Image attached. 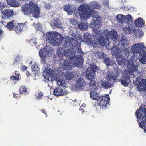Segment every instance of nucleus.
<instances>
[{"mask_svg": "<svg viewBox=\"0 0 146 146\" xmlns=\"http://www.w3.org/2000/svg\"><path fill=\"white\" fill-rule=\"evenodd\" d=\"M31 69L33 71L37 72L38 70V66L35 63L31 66Z\"/></svg>", "mask_w": 146, "mask_h": 146, "instance_id": "37998d69", "label": "nucleus"}, {"mask_svg": "<svg viewBox=\"0 0 146 146\" xmlns=\"http://www.w3.org/2000/svg\"><path fill=\"white\" fill-rule=\"evenodd\" d=\"M103 33L106 40L108 41L110 39V32L108 30L106 29L104 31Z\"/></svg>", "mask_w": 146, "mask_h": 146, "instance_id": "a19ab883", "label": "nucleus"}, {"mask_svg": "<svg viewBox=\"0 0 146 146\" xmlns=\"http://www.w3.org/2000/svg\"><path fill=\"white\" fill-rule=\"evenodd\" d=\"M46 36L47 39L53 46H59L62 44L64 38L58 33H56L49 32L46 33Z\"/></svg>", "mask_w": 146, "mask_h": 146, "instance_id": "39448f33", "label": "nucleus"}, {"mask_svg": "<svg viewBox=\"0 0 146 146\" xmlns=\"http://www.w3.org/2000/svg\"><path fill=\"white\" fill-rule=\"evenodd\" d=\"M102 86L106 88H107L109 87V83L108 82L102 81L101 83Z\"/></svg>", "mask_w": 146, "mask_h": 146, "instance_id": "c03bdc74", "label": "nucleus"}, {"mask_svg": "<svg viewBox=\"0 0 146 146\" xmlns=\"http://www.w3.org/2000/svg\"><path fill=\"white\" fill-rule=\"evenodd\" d=\"M139 109L136 111L135 115L137 116V121L139 122V127L144 128V131L146 133V108H143L141 106Z\"/></svg>", "mask_w": 146, "mask_h": 146, "instance_id": "20e7f679", "label": "nucleus"}, {"mask_svg": "<svg viewBox=\"0 0 146 146\" xmlns=\"http://www.w3.org/2000/svg\"><path fill=\"white\" fill-rule=\"evenodd\" d=\"M64 9L68 13V15H72L74 11L73 7L69 4H66L64 6Z\"/></svg>", "mask_w": 146, "mask_h": 146, "instance_id": "6ab92c4d", "label": "nucleus"}, {"mask_svg": "<svg viewBox=\"0 0 146 146\" xmlns=\"http://www.w3.org/2000/svg\"><path fill=\"white\" fill-rule=\"evenodd\" d=\"M86 76L87 79L90 80V81L92 80H94V79L95 74L94 73L90 71L89 68H88L87 69Z\"/></svg>", "mask_w": 146, "mask_h": 146, "instance_id": "aec40b11", "label": "nucleus"}, {"mask_svg": "<svg viewBox=\"0 0 146 146\" xmlns=\"http://www.w3.org/2000/svg\"><path fill=\"white\" fill-rule=\"evenodd\" d=\"M51 26L53 28H60L61 23L59 19H55L53 20L51 22Z\"/></svg>", "mask_w": 146, "mask_h": 146, "instance_id": "a211bd4d", "label": "nucleus"}, {"mask_svg": "<svg viewBox=\"0 0 146 146\" xmlns=\"http://www.w3.org/2000/svg\"><path fill=\"white\" fill-rule=\"evenodd\" d=\"M60 63L62 65L64 69L67 70H70L72 69V64L68 60H65L64 59H60Z\"/></svg>", "mask_w": 146, "mask_h": 146, "instance_id": "2eb2a0df", "label": "nucleus"}, {"mask_svg": "<svg viewBox=\"0 0 146 146\" xmlns=\"http://www.w3.org/2000/svg\"><path fill=\"white\" fill-rule=\"evenodd\" d=\"M70 42V41L69 39L66 38V40L64 41V45L66 46H67L68 44Z\"/></svg>", "mask_w": 146, "mask_h": 146, "instance_id": "603ef678", "label": "nucleus"}, {"mask_svg": "<svg viewBox=\"0 0 146 146\" xmlns=\"http://www.w3.org/2000/svg\"><path fill=\"white\" fill-rule=\"evenodd\" d=\"M143 31L141 29H139L135 33V35L136 37L139 38L143 35Z\"/></svg>", "mask_w": 146, "mask_h": 146, "instance_id": "4c0bfd02", "label": "nucleus"}, {"mask_svg": "<svg viewBox=\"0 0 146 146\" xmlns=\"http://www.w3.org/2000/svg\"><path fill=\"white\" fill-rule=\"evenodd\" d=\"M78 12L81 20L86 19L90 17V15L94 18L90 24L92 28H98L101 26L102 17L98 16V12L96 11L91 10L89 7H86L83 5H81L78 8Z\"/></svg>", "mask_w": 146, "mask_h": 146, "instance_id": "f257e3e1", "label": "nucleus"}, {"mask_svg": "<svg viewBox=\"0 0 146 146\" xmlns=\"http://www.w3.org/2000/svg\"><path fill=\"white\" fill-rule=\"evenodd\" d=\"M76 88L79 89L80 90L82 89L85 91L89 90L88 84L82 78H79L77 80L76 82Z\"/></svg>", "mask_w": 146, "mask_h": 146, "instance_id": "f8f14e48", "label": "nucleus"}, {"mask_svg": "<svg viewBox=\"0 0 146 146\" xmlns=\"http://www.w3.org/2000/svg\"><path fill=\"white\" fill-rule=\"evenodd\" d=\"M94 45H95V44H96V43H94Z\"/></svg>", "mask_w": 146, "mask_h": 146, "instance_id": "680f3d73", "label": "nucleus"}, {"mask_svg": "<svg viewBox=\"0 0 146 146\" xmlns=\"http://www.w3.org/2000/svg\"><path fill=\"white\" fill-rule=\"evenodd\" d=\"M126 16V18H127V19H126V22L128 21L129 20H131L132 19V17L129 14L127 15Z\"/></svg>", "mask_w": 146, "mask_h": 146, "instance_id": "8fccbe9b", "label": "nucleus"}, {"mask_svg": "<svg viewBox=\"0 0 146 146\" xmlns=\"http://www.w3.org/2000/svg\"><path fill=\"white\" fill-rule=\"evenodd\" d=\"M93 7L96 9H99L101 8L102 6L100 4L96 2L94 3L93 4Z\"/></svg>", "mask_w": 146, "mask_h": 146, "instance_id": "a18cd8bd", "label": "nucleus"}, {"mask_svg": "<svg viewBox=\"0 0 146 146\" xmlns=\"http://www.w3.org/2000/svg\"><path fill=\"white\" fill-rule=\"evenodd\" d=\"M57 83L59 87H57L53 91L54 94L56 96H63L67 93V91H64L62 88L65 87V83L64 80L58 78L57 80Z\"/></svg>", "mask_w": 146, "mask_h": 146, "instance_id": "1a4fd4ad", "label": "nucleus"}, {"mask_svg": "<svg viewBox=\"0 0 146 146\" xmlns=\"http://www.w3.org/2000/svg\"><path fill=\"white\" fill-rule=\"evenodd\" d=\"M17 63V60H16V59H15V62H14V63Z\"/></svg>", "mask_w": 146, "mask_h": 146, "instance_id": "052dcab7", "label": "nucleus"}, {"mask_svg": "<svg viewBox=\"0 0 146 146\" xmlns=\"http://www.w3.org/2000/svg\"><path fill=\"white\" fill-rule=\"evenodd\" d=\"M116 19L119 23L121 24H122L125 22H126V19H127L126 16L122 14L117 15L116 16Z\"/></svg>", "mask_w": 146, "mask_h": 146, "instance_id": "412c9836", "label": "nucleus"}, {"mask_svg": "<svg viewBox=\"0 0 146 146\" xmlns=\"http://www.w3.org/2000/svg\"><path fill=\"white\" fill-rule=\"evenodd\" d=\"M83 42L88 44H91V41L89 34L88 33H86L84 34L83 36Z\"/></svg>", "mask_w": 146, "mask_h": 146, "instance_id": "b1692460", "label": "nucleus"}, {"mask_svg": "<svg viewBox=\"0 0 146 146\" xmlns=\"http://www.w3.org/2000/svg\"><path fill=\"white\" fill-rule=\"evenodd\" d=\"M19 72L15 71V73L10 77V79L14 82H17L19 80Z\"/></svg>", "mask_w": 146, "mask_h": 146, "instance_id": "cd10ccee", "label": "nucleus"}, {"mask_svg": "<svg viewBox=\"0 0 146 146\" xmlns=\"http://www.w3.org/2000/svg\"><path fill=\"white\" fill-rule=\"evenodd\" d=\"M42 112L45 114L46 115V117H47V112L45 110H42Z\"/></svg>", "mask_w": 146, "mask_h": 146, "instance_id": "6e6d98bb", "label": "nucleus"}, {"mask_svg": "<svg viewBox=\"0 0 146 146\" xmlns=\"http://www.w3.org/2000/svg\"><path fill=\"white\" fill-rule=\"evenodd\" d=\"M89 71L92 72L94 73L95 74V72L97 70V66H93L92 67L90 68H89Z\"/></svg>", "mask_w": 146, "mask_h": 146, "instance_id": "de8ad7c7", "label": "nucleus"}, {"mask_svg": "<svg viewBox=\"0 0 146 146\" xmlns=\"http://www.w3.org/2000/svg\"><path fill=\"white\" fill-rule=\"evenodd\" d=\"M78 28L81 30L86 31L87 29V25L85 23L81 22L78 25Z\"/></svg>", "mask_w": 146, "mask_h": 146, "instance_id": "e433bc0d", "label": "nucleus"}, {"mask_svg": "<svg viewBox=\"0 0 146 146\" xmlns=\"http://www.w3.org/2000/svg\"><path fill=\"white\" fill-rule=\"evenodd\" d=\"M3 31L2 30H0V36L2 34Z\"/></svg>", "mask_w": 146, "mask_h": 146, "instance_id": "13d9d810", "label": "nucleus"}, {"mask_svg": "<svg viewBox=\"0 0 146 146\" xmlns=\"http://www.w3.org/2000/svg\"><path fill=\"white\" fill-rule=\"evenodd\" d=\"M64 75L65 77V80L66 82L71 80L72 78L73 77L72 73L71 72L66 73Z\"/></svg>", "mask_w": 146, "mask_h": 146, "instance_id": "58836bf2", "label": "nucleus"}, {"mask_svg": "<svg viewBox=\"0 0 146 146\" xmlns=\"http://www.w3.org/2000/svg\"><path fill=\"white\" fill-rule=\"evenodd\" d=\"M90 96L92 98L97 100L98 102L99 101V102L97 103V105L100 106V108L104 109L107 108L106 106L107 104H109L110 100L108 95L101 96L97 92L92 90L90 92Z\"/></svg>", "mask_w": 146, "mask_h": 146, "instance_id": "f03ea898", "label": "nucleus"}, {"mask_svg": "<svg viewBox=\"0 0 146 146\" xmlns=\"http://www.w3.org/2000/svg\"><path fill=\"white\" fill-rule=\"evenodd\" d=\"M123 30L125 34L129 33V34L131 31V28L129 27H124L123 29Z\"/></svg>", "mask_w": 146, "mask_h": 146, "instance_id": "79ce46f5", "label": "nucleus"}, {"mask_svg": "<svg viewBox=\"0 0 146 146\" xmlns=\"http://www.w3.org/2000/svg\"><path fill=\"white\" fill-rule=\"evenodd\" d=\"M8 4L13 7H18L19 6L18 1L15 0H7Z\"/></svg>", "mask_w": 146, "mask_h": 146, "instance_id": "7c9ffc66", "label": "nucleus"}, {"mask_svg": "<svg viewBox=\"0 0 146 146\" xmlns=\"http://www.w3.org/2000/svg\"><path fill=\"white\" fill-rule=\"evenodd\" d=\"M128 43L125 37H122L120 41H116L115 43L116 46L123 51L125 56L127 58L130 54L129 51V44Z\"/></svg>", "mask_w": 146, "mask_h": 146, "instance_id": "0eeeda50", "label": "nucleus"}, {"mask_svg": "<svg viewBox=\"0 0 146 146\" xmlns=\"http://www.w3.org/2000/svg\"><path fill=\"white\" fill-rule=\"evenodd\" d=\"M22 8L21 11L25 14L28 15L32 13L35 18L38 17L39 15V9L32 1L26 4Z\"/></svg>", "mask_w": 146, "mask_h": 146, "instance_id": "7ed1b4c3", "label": "nucleus"}, {"mask_svg": "<svg viewBox=\"0 0 146 146\" xmlns=\"http://www.w3.org/2000/svg\"><path fill=\"white\" fill-rule=\"evenodd\" d=\"M89 86L90 87V88L92 90L95 91L97 90L98 88V86L96 85V82L94 80H92L90 81Z\"/></svg>", "mask_w": 146, "mask_h": 146, "instance_id": "473e14b6", "label": "nucleus"}, {"mask_svg": "<svg viewBox=\"0 0 146 146\" xmlns=\"http://www.w3.org/2000/svg\"><path fill=\"white\" fill-rule=\"evenodd\" d=\"M43 96V93L40 91L38 96H36L39 99L42 98Z\"/></svg>", "mask_w": 146, "mask_h": 146, "instance_id": "3c124183", "label": "nucleus"}, {"mask_svg": "<svg viewBox=\"0 0 146 146\" xmlns=\"http://www.w3.org/2000/svg\"><path fill=\"white\" fill-rule=\"evenodd\" d=\"M27 88L25 87V85H23L20 87V89L19 90V93L22 94H26L27 93Z\"/></svg>", "mask_w": 146, "mask_h": 146, "instance_id": "ea45409f", "label": "nucleus"}, {"mask_svg": "<svg viewBox=\"0 0 146 146\" xmlns=\"http://www.w3.org/2000/svg\"><path fill=\"white\" fill-rule=\"evenodd\" d=\"M2 14V17L5 19H9L12 17L14 15L13 10L9 9H5L1 11Z\"/></svg>", "mask_w": 146, "mask_h": 146, "instance_id": "4468645a", "label": "nucleus"}, {"mask_svg": "<svg viewBox=\"0 0 146 146\" xmlns=\"http://www.w3.org/2000/svg\"><path fill=\"white\" fill-rule=\"evenodd\" d=\"M121 50L117 47L116 45L113 46V47L111 49V53L116 58V60L118 63L120 65L124 64L125 59L124 57L121 54Z\"/></svg>", "mask_w": 146, "mask_h": 146, "instance_id": "6e6552de", "label": "nucleus"}, {"mask_svg": "<svg viewBox=\"0 0 146 146\" xmlns=\"http://www.w3.org/2000/svg\"><path fill=\"white\" fill-rule=\"evenodd\" d=\"M144 47L143 44L136 43L133 44L131 47V50L133 54H139L144 51Z\"/></svg>", "mask_w": 146, "mask_h": 146, "instance_id": "ddd939ff", "label": "nucleus"}, {"mask_svg": "<svg viewBox=\"0 0 146 146\" xmlns=\"http://www.w3.org/2000/svg\"><path fill=\"white\" fill-rule=\"evenodd\" d=\"M75 40L77 41H79L80 42H83V40L82 39V37L78 35H76L75 36Z\"/></svg>", "mask_w": 146, "mask_h": 146, "instance_id": "49530a36", "label": "nucleus"}, {"mask_svg": "<svg viewBox=\"0 0 146 146\" xmlns=\"http://www.w3.org/2000/svg\"><path fill=\"white\" fill-rule=\"evenodd\" d=\"M104 62L107 66L110 65L113 66L115 64L112 61H111V60L108 57H107L105 58H104Z\"/></svg>", "mask_w": 146, "mask_h": 146, "instance_id": "c9c22d12", "label": "nucleus"}, {"mask_svg": "<svg viewBox=\"0 0 146 146\" xmlns=\"http://www.w3.org/2000/svg\"><path fill=\"white\" fill-rule=\"evenodd\" d=\"M115 70V74L114 75V74H111V76L110 75L109 76V78L111 79H112L114 81L116 80L117 77H118L120 75L121 73V71L119 68L116 66L114 68Z\"/></svg>", "mask_w": 146, "mask_h": 146, "instance_id": "f3484780", "label": "nucleus"}, {"mask_svg": "<svg viewBox=\"0 0 146 146\" xmlns=\"http://www.w3.org/2000/svg\"><path fill=\"white\" fill-rule=\"evenodd\" d=\"M94 54L97 58L102 59H104L105 54L102 52H99L98 51L95 52Z\"/></svg>", "mask_w": 146, "mask_h": 146, "instance_id": "c756f323", "label": "nucleus"}, {"mask_svg": "<svg viewBox=\"0 0 146 146\" xmlns=\"http://www.w3.org/2000/svg\"><path fill=\"white\" fill-rule=\"evenodd\" d=\"M93 30L94 34L93 35L94 37L98 39V44L102 46L105 45V39L103 36L102 31L97 29H94Z\"/></svg>", "mask_w": 146, "mask_h": 146, "instance_id": "9d476101", "label": "nucleus"}, {"mask_svg": "<svg viewBox=\"0 0 146 146\" xmlns=\"http://www.w3.org/2000/svg\"><path fill=\"white\" fill-rule=\"evenodd\" d=\"M143 19L139 17L135 20L134 21L135 25L138 27L142 26L144 24V23L143 21Z\"/></svg>", "mask_w": 146, "mask_h": 146, "instance_id": "c85d7f7f", "label": "nucleus"}, {"mask_svg": "<svg viewBox=\"0 0 146 146\" xmlns=\"http://www.w3.org/2000/svg\"><path fill=\"white\" fill-rule=\"evenodd\" d=\"M16 21H13L11 22H10L7 23V27L10 30H13L15 28V24H16Z\"/></svg>", "mask_w": 146, "mask_h": 146, "instance_id": "72a5a7b5", "label": "nucleus"}, {"mask_svg": "<svg viewBox=\"0 0 146 146\" xmlns=\"http://www.w3.org/2000/svg\"><path fill=\"white\" fill-rule=\"evenodd\" d=\"M39 55L42 58L41 63L44 64V65H45L47 66V64L46 62L45 59L46 58V55L43 52L42 49H41L39 51Z\"/></svg>", "mask_w": 146, "mask_h": 146, "instance_id": "4be33fe9", "label": "nucleus"}, {"mask_svg": "<svg viewBox=\"0 0 146 146\" xmlns=\"http://www.w3.org/2000/svg\"><path fill=\"white\" fill-rule=\"evenodd\" d=\"M106 5H107V6H108L109 5V3L108 1H107V2L106 3Z\"/></svg>", "mask_w": 146, "mask_h": 146, "instance_id": "bf43d9fd", "label": "nucleus"}, {"mask_svg": "<svg viewBox=\"0 0 146 146\" xmlns=\"http://www.w3.org/2000/svg\"><path fill=\"white\" fill-rule=\"evenodd\" d=\"M65 51V49L62 47L58 48L57 51V54L59 57H62V56L64 55Z\"/></svg>", "mask_w": 146, "mask_h": 146, "instance_id": "f704fd0d", "label": "nucleus"}, {"mask_svg": "<svg viewBox=\"0 0 146 146\" xmlns=\"http://www.w3.org/2000/svg\"><path fill=\"white\" fill-rule=\"evenodd\" d=\"M117 33L116 31H113L110 32V38L115 41L117 40Z\"/></svg>", "mask_w": 146, "mask_h": 146, "instance_id": "2f4dec72", "label": "nucleus"}, {"mask_svg": "<svg viewBox=\"0 0 146 146\" xmlns=\"http://www.w3.org/2000/svg\"><path fill=\"white\" fill-rule=\"evenodd\" d=\"M44 77L48 79L49 78H52L53 75L54 73V72L53 70L50 69H48L47 67H46V68L44 70Z\"/></svg>", "mask_w": 146, "mask_h": 146, "instance_id": "dca6fc26", "label": "nucleus"}, {"mask_svg": "<svg viewBox=\"0 0 146 146\" xmlns=\"http://www.w3.org/2000/svg\"><path fill=\"white\" fill-rule=\"evenodd\" d=\"M129 78L128 76H124L120 79H118V80L121 82V84L124 86H127L128 85V80Z\"/></svg>", "mask_w": 146, "mask_h": 146, "instance_id": "5701e85b", "label": "nucleus"}, {"mask_svg": "<svg viewBox=\"0 0 146 146\" xmlns=\"http://www.w3.org/2000/svg\"><path fill=\"white\" fill-rule=\"evenodd\" d=\"M70 23L72 24H74L75 22V21L73 19H70Z\"/></svg>", "mask_w": 146, "mask_h": 146, "instance_id": "5fc2aeb1", "label": "nucleus"}, {"mask_svg": "<svg viewBox=\"0 0 146 146\" xmlns=\"http://www.w3.org/2000/svg\"><path fill=\"white\" fill-rule=\"evenodd\" d=\"M135 55H132L130 58V60L129 61L128 63V68L132 74L135 71H137L138 68V64L136 61L135 62H134V58Z\"/></svg>", "mask_w": 146, "mask_h": 146, "instance_id": "9b49d317", "label": "nucleus"}, {"mask_svg": "<svg viewBox=\"0 0 146 146\" xmlns=\"http://www.w3.org/2000/svg\"><path fill=\"white\" fill-rule=\"evenodd\" d=\"M64 55L69 59L73 60L74 63L76 67L80 68H82L84 60L81 55L74 56L71 50L69 49L66 50Z\"/></svg>", "mask_w": 146, "mask_h": 146, "instance_id": "423d86ee", "label": "nucleus"}, {"mask_svg": "<svg viewBox=\"0 0 146 146\" xmlns=\"http://www.w3.org/2000/svg\"><path fill=\"white\" fill-rule=\"evenodd\" d=\"M137 88L139 91H146V82L140 83L137 86Z\"/></svg>", "mask_w": 146, "mask_h": 146, "instance_id": "a878e982", "label": "nucleus"}, {"mask_svg": "<svg viewBox=\"0 0 146 146\" xmlns=\"http://www.w3.org/2000/svg\"><path fill=\"white\" fill-rule=\"evenodd\" d=\"M15 29H14L15 30L16 32H21L22 31L23 27L24 25L23 23L19 24L17 22H16V24H15Z\"/></svg>", "mask_w": 146, "mask_h": 146, "instance_id": "bb28decb", "label": "nucleus"}, {"mask_svg": "<svg viewBox=\"0 0 146 146\" xmlns=\"http://www.w3.org/2000/svg\"><path fill=\"white\" fill-rule=\"evenodd\" d=\"M6 6V4L5 3L0 2V10L2 9Z\"/></svg>", "mask_w": 146, "mask_h": 146, "instance_id": "09e8293b", "label": "nucleus"}, {"mask_svg": "<svg viewBox=\"0 0 146 146\" xmlns=\"http://www.w3.org/2000/svg\"><path fill=\"white\" fill-rule=\"evenodd\" d=\"M139 60L142 64H146V52H144L143 53L139 55Z\"/></svg>", "mask_w": 146, "mask_h": 146, "instance_id": "393cba45", "label": "nucleus"}, {"mask_svg": "<svg viewBox=\"0 0 146 146\" xmlns=\"http://www.w3.org/2000/svg\"><path fill=\"white\" fill-rule=\"evenodd\" d=\"M13 96L14 98H18L19 97H20V96L19 94H16L15 93H13Z\"/></svg>", "mask_w": 146, "mask_h": 146, "instance_id": "864d4df0", "label": "nucleus"}, {"mask_svg": "<svg viewBox=\"0 0 146 146\" xmlns=\"http://www.w3.org/2000/svg\"><path fill=\"white\" fill-rule=\"evenodd\" d=\"M27 67L24 66L23 67V69L24 70H25L27 69Z\"/></svg>", "mask_w": 146, "mask_h": 146, "instance_id": "4d7b16f0", "label": "nucleus"}]
</instances>
